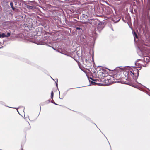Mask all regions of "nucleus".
I'll return each mask as SVG.
<instances>
[{"label": "nucleus", "mask_w": 150, "mask_h": 150, "mask_svg": "<svg viewBox=\"0 0 150 150\" xmlns=\"http://www.w3.org/2000/svg\"><path fill=\"white\" fill-rule=\"evenodd\" d=\"M6 37V35L4 33L2 34H0V38H2L4 37Z\"/></svg>", "instance_id": "f257e3e1"}, {"label": "nucleus", "mask_w": 150, "mask_h": 150, "mask_svg": "<svg viewBox=\"0 0 150 150\" xmlns=\"http://www.w3.org/2000/svg\"><path fill=\"white\" fill-rule=\"evenodd\" d=\"M133 36H134V38H138L137 35V34H136V33L135 32H134L133 33Z\"/></svg>", "instance_id": "f03ea898"}, {"label": "nucleus", "mask_w": 150, "mask_h": 150, "mask_svg": "<svg viewBox=\"0 0 150 150\" xmlns=\"http://www.w3.org/2000/svg\"><path fill=\"white\" fill-rule=\"evenodd\" d=\"M10 6L11 8H12L13 10H14L15 9L14 8L13 6V3L12 2H11L10 3Z\"/></svg>", "instance_id": "7ed1b4c3"}, {"label": "nucleus", "mask_w": 150, "mask_h": 150, "mask_svg": "<svg viewBox=\"0 0 150 150\" xmlns=\"http://www.w3.org/2000/svg\"><path fill=\"white\" fill-rule=\"evenodd\" d=\"M26 125L28 127V128H30V126L29 123L28 122H26Z\"/></svg>", "instance_id": "20e7f679"}, {"label": "nucleus", "mask_w": 150, "mask_h": 150, "mask_svg": "<svg viewBox=\"0 0 150 150\" xmlns=\"http://www.w3.org/2000/svg\"><path fill=\"white\" fill-rule=\"evenodd\" d=\"M27 8L29 9H32V6L28 5L27 6Z\"/></svg>", "instance_id": "39448f33"}, {"label": "nucleus", "mask_w": 150, "mask_h": 150, "mask_svg": "<svg viewBox=\"0 0 150 150\" xmlns=\"http://www.w3.org/2000/svg\"><path fill=\"white\" fill-rule=\"evenodd\" d=\"M10 35V33H8L7 34V35H6V37H8Z\"/></svg>", "instance_id": "423d86ee"}, {"label": "nucleus", "mask_w": 150, "mask_h": 150, "mask_svg": "<svg viewBox=\"0 0 150 150\" xmlns=\"http://www.w3.org/2000/svg\"><path fill=\"white\" fill-rule=\"evenodd\" d=\"M90 79H91L92 80H93V81H97V79H93L91 78H90Z\"/></svg>", "instance_id": "0eeeda50"}, {"label": "nucleus", "mask_w": 150, "mask_h": 150, "mask_svg": "<svg viewBox=\"0 0 150 150\" xmlns=\"http://www.w3.org/2000/svg\"><path fill=\"white\" fill-rule=\"evenodd\" d=\"M102 24V23H101V24L100 23V24H99L98 26V28H100V25Z\"/></svg>", "instance_id": "6e6552de"}, {"label": "nucleus", "mask_w": 150, "mask_h": 150, "mask_svg": "<svg viewBox=\"0 0 150 150\" xmlns=\"http://www.w3.org/2000/svg\"><path fill=\"white\" fill-rule=\"evenodd\" d=\"M91 81V83H96L94 82H93V81Z\"/></svg>", "instance_id": "1a4fd4ad"}, {"label": "nucleus", "mask_w": 150, "mask_h": 150, "mask_svg": "<svg viewBox=\"0 0 150 150\" xmlns=\"http://www.w3.org/2000/svg\"><path fill=\"white\" fill-rule=\"evenodd\" d=\"M76 29L78 30H79V29H80V28H79V27H77L76 28Z\"/></svg>", "instance_id": "9d476101"}, {"label": "nucleus", "mask_w": 150, "mask_h": 150, "mask_svg": "<svg viewBox=\"0 0 150 150\" xmlns=\"http://www.w3.org/2000/svg\"><path fill=\"white\" fill-rule=\"evenodd\" d=\"M60 94H59V98H60V99H62V98H60Z\"/></svg>", "instance_id": "9b49d317"}, {"label": "nucleus", "mask_w": 150, "mask_h": 150, "mask_svg": "<svg viewBox=\"0 0 150 150\" xmlns=\"http://www.w3.org/2000/svg\"><path fill=\"white\" fill-rule=\"evenodd\" d=\"M51 96L52 97L53 96V94H51Z\"/></svg>", "instance_id": "f8f14e48"}, {"label": "nucleus", "mask_w": 150, "mask_h": 150, "mask_svg": "<svg viewBox=\"0 0 150 150\" xmlns=\"http://www.w3.org/2000/svg\"><path fill=\"white\" fill-rule=\"evenodd\" d=\"M51 94H53V93H52V92Z\"/></svg>", "instance_id": "ddd939ff"}]
</instances>
